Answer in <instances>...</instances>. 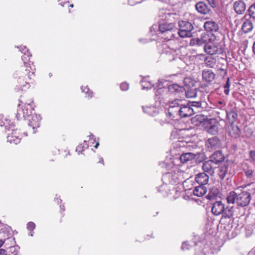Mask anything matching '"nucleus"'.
<instances>
[{
	"label": "nucleus",
	"instance_id": "nucleus-22",
	"mask_svg": "<svg viewBox=\"0 0 255 255\" xmlns=\"http://www.w3.org/2000/svg\"><path fill=\"white\" fill-rule=\"evenodd\" d=\"M196 9L202 14H207L211 11V9L204 1L198 2L195 5Z\"/></svg>",
	"mask_w": 255,
	"mask_h": 255
},
{
	"label": "nucleus",
	"instance_id": "nucleus-62",
	"mask_svg": "<svg viewBox=\"0 0 255 255\" xmlns=\"http://www.w3.org/2000/svg\"><path fill=\"white\" fill-rule=\"evenodd\" d=\"M60 208L61 209H62L63 211L65 210V209L64 208V206L60 205Z\"/></svg>",
	"mask_w": 255,
	"mask_h": 255
},
{
	"label": "nucleus",
	"instance_id": "nucleus-42",
	"mask_svg": "<svg viewBox=\"0 0 255 255\" xmlns=\"http://www.w3.org/2000/svg\"><path fill=\"white\" fill-rule=\"evenodd\" d=\"M189 105L193 108H198L202 107V102L201 101H191L188 103Z\"/></svg>",
	"mask_w": 255,
	"mask_h": 255
},
{
	"label": "nucleus",
	"instance_id": "nucleus-3",
	"mask_svg": "<svg viewBox=\"0 0 255 255\" xmlns=\"http://www.w3.org/2000/svg\"><path fill=\"white\" fill-rule=\"evenodd\" d=\"M183 101L176 99L169 102V107L166 113L167 116L172 120L180 117L181 107L182 106Z\"/></svg>",
	"mask_w": 255,
	"mask_h": 255
},
{
	"label": "nucleus",
	"instance_id": "nucleus-26",
	"mask_svg": "<svg viewBox=\"0 0 255 255\" xmlns=\"http://www.w3.org/2000/svg\"><path fill=\"white\" fill-rule=\"evenodd\" d=\"M206 187L204 185H199L194 188L193 190V194L196 196L202 197L206 194Z\"/></svg>",
	"mask_w": 255,
	"mask_h": 255
},
{
	"label": "nucleus",
	"instance_id": "nucleus-38",
	"mask_svg": "<svg viewBox=\"0 0 255 255\" xmlns=\"http://www.w3.org/2000/svg\"><path fill=\"white\" fill-rule=\"evenodd\" d=\"M88 148V145L87 143V141L84 140V143L83 144H79L76 149V151L78 152L79 154L80 153H81L84 150V148Z\"/></svg>",
	"mask_w": 255,
	"mask_h": 255
},
{
	"label": "nucleus",
	"instance_id": "nucleus-25",
	"mask_svg": "<svg viewBox=\"0 0 255 255\" xmlns=\"http://www.w3.org/2000/svg\"><path fill=\"white\" fill-rule=\"evenodd\" d=\"M224 156L220 150L215 152L210 157V160L215 165L223 161Z\"/></svg>",
	"mask_w": 255,
	"mask_h": 255
},
{
	"label": "nucleus",
	"instance_id": "nucleus-4",
	"mask_svg": "<svg viewBox=\"0 0 255 255\" xmlns=\"http://www.w3.org/2000/svg\"><path fill=\"white\" fill-rule=\"evenodd\" d=\"M5 123H3V126H5V129L7 130V141L11 143L17 144L20 142L21 138L20 137L19 133L17 132V130H15L13 128L15 127L13 123H10V121L5 120Z\"/></svg>",
	"mask_w": 255,
	"mask_h": 255
},
{
	"label": "nucleus",
	"instance_id": "nucleus-36",
	"mask_svg": "<svg viewBox=\"0 0 255 255\" xmlns=\"http://www.w3.org/2000/svg\"><path fill=\"white\" fill-rule=\"evenodd\" d=\"M81 90L83 93L85 94V97L87 98H92L93 96V93L90 90L88 86H86L84 88L82 86L81 87Z\"/></svg>",
	"mask_w": 255,
	"mask_h": 255
},
{
	"label": "nucleus",
	"instance_id": "nucleus-2",
	"mask_svg": "<svg viewBox=\"0 0 255 255\" xmlns=\"http://www.w3.org/2000/svg\"><path fill=\"white\" fill-rule=\"evenodd\" d=\"M251 198V194L249 191L239 192V189H237L230 192L227 197V201L229 204L236 203L238 207H246L250 204Z\"/></svg>",
	"mask_w": 255,
	"mask_h": 255
},
{
	"label": "nucleus",
	"instance_id": "nucleus-50",
	"mask_svg": "<svg viewBox=\"0 0 255 255\" xmlns=\"http://www.w3.org/2000/svg\"><path fill=\"white\" fill-rule=\"evenodd\" d=\"M142 0H128V2L130 5H133L136 3H140Z\"/></svg>",
	"mask_w": 255,
	"mask_h": 255
},
{
	"label": "nucleus",
	"instance_id": "nucleus-29",
	"mask_svg": "<svg viewBox=\"0 0 255 255\" xmlns=\"http://www.w3.org/2000/svg\"><path fill=\"white\" fill-rule=\"evenodd\" d=\"M143 112L151 116H155L158 113V110L155 107H142Z\"/></svg>",
	"mask_w": 255,
	"mask_h": 255
},
{
	"label": "nucleus",
	"instance_id": "nucleus-11",
	"mask_svg": "<svg viewBox=\"0 0 255 255\" xmlns=\"http://www.w3.org/2000/svg\"><path fill=\"white\" fill-rule=\"evenodd\" d=\"M178 172H171L165 173L163 175L162 180L164 183L168 184H177L179 182Z\"/></svg>",
	"mask_w": 255,
	"mask_h": 255
},
{
	"label": "nucleus",
	"instance_id": "nucleus-7",
	"mask_svg": "<svg viewBox=\"0 0 255 255\" xmlns=\"http://www.w3.org/2000/svg\"><path fill=\"white\" fill-rule=\"evenodd\" d=\"M175 28V25L172 23H159L158 31L164 34L165 37H163L165 40H170L174 37L175 34L173 33V30Z\"/></svg>",
	"mask_w": 255,
	"mask_h": 255
},
{
	"label": "nucleus",
	"instance_id": "nucleus-53",
	"mask_svg": "<svg viewBox=\"0 0 255 255\" xmlns=\"http://www.w3.org/2000/svg\"><path fill=\"white\" fill-rule=\"evenodd\" d=\"M197 39L196 38H193V39H191V40H190V45H191V46H194V45H197Z\"/></svg>",
	"mask_w": 255,
	"mask_h": 255
},
{
	"label": "nucleus",
	"instance_id": "nucleus-48",
	"mask_svg": "<svg viewBox=\"0 0 255 255\" xmlns=\"http://www.w3.org/2000/svg\"><path fill=\"white\" fill-rule=\"evenodd\" d=\"M249 154L252 161L255 163V150H251Z\"/></svg>",
	"mask_w": 255,
	"mask_h": 255
},
{
	"label": "nucleus",
	"instance_id": "nucleus-10",
	"mask_svg": "<svg viewBox=\"0 0 255 255\" xmlns=\"http://www.w3.org/2000/svg\"><path fill=\"white\" fill-rule=\"evenodd\" d=\"M41 120V117L40 116L36 114H34L27 119L28 121V126L29 130H31L32 133H36V129L39 127Z\"/></svg>",
	"mask_w": 255,
	"mask_h": 255
},
{
	"label": "nucleus",
	"instance_id": "nucleus-33",
	"mask_svg": "<svg viewBox=\"0 0 255 255\" xmlns=\"http://www.w3.org/2000/svg\"><path fill=\"white\" fill-rule=\"evenodd\" d=\"M204 62L206 66L210 68H213L216 65V60L212 57H206Z\"/></svg>",
	"mask_w": 255,
	"mask_h": 255
},
{
	"label": "nucleus",
	"instance_id": "nucleus-13",
	"mask_svg": "<svg viewBox=\"0 0 255 255\" xmlns=\"http://www.w3.org/2000/svg\"><path fill=\"white\" fill-rule=\"evenodd\" d=\"M226 210L224 204L221 201H218L213 204L211 211L214 215L219 216L221 214L223 215Z\"/></svg>",
	"mask_w": 255,
	"mask_h": 255
},
{
	"label": "nucleus",
	"instance_id": "nucleus-27",
	"mask_svg": "<svg viewBox=\"0 0 255 255\" xmlns=\"http://www.w3.org/2000/svg\"><path fill=\"white\" fill-rule=\"evenodd\" d=\"M184 90V87L178 84H173L168 86V90L171 94L179 93Z\"/></svg>",
	"mask_w": 255,
	"mask_h": 255
},
{
	"label": "nucleus",
	"instance_id": "nucleus-20",
	"mask_svg": "<svg viewBox=\"0 0 255 255\" xmlns=\"http://www.w3.org/2000/svg\"><path fill=\"white\" fill-rule=\"evenodd\" d=\"M204 27L207 32L211 33L217 32L219 29L218 23L212 20L206 21L204 23Z\"/></svg>",
	"mask_w": 255,
	"mask_h": 255
},
{
	"label": "nucleus",
	"instance_id": "nucleus-28",
	"mask_svg": "<svg viewBox=\"0 0 255 255\" xmlns=\"http://www.w3.org/2000/svg\"><path fill=\"white\" fill-rule=\"evenodd\" d=\"M196 155L192 152L183 153L180 157L181 162L184 163L195 158Z\"/></svg>",
	"mask_w": 255,
	"mask_h": 255
},
{
	"label": "nucleus",
	"instance_id": "nucleus-51",
	"mask_svg": "<svg viewBox=\"0 0 255 255\" xmlns=\"http://www.w3.org/2000/svg\"><path fill=\"white\" fill-rule=\"evenodd\" d=\"M207 0L208 1V3L210 5V6L214 8V7H216L217 4H216V2L215 1V0Z\"/></svg>",
	"mask_w": 255,
	"mask_h": 255
},
{
	"label": "nucleus",
	"instance_id": "nucleus-18",
	"mask_svg": "<svg viewBox=\"0 0 255 255\" xmlns=\"http://www.w3.org/2000/svg\"><path fill=\"white\" fill-rule=\"evenodd\" d=\"M246 4L243 0H237L233 4V8L238 14H243L246 9Z\"/></svg>",
	"mask_w": 255,
	"mask_h": 255
},
{
	"label": "nucleus",
	"instance_id": "nucleus-59",
	"mask_svg": "<svg viewBox=\"0 0 255 255\" xmlns=\"http://www.w3.org/2000/svg\"><path fill=\"white\" fill-rule=\"evenodd\" d=\"M99 162L101 163H102V164H104V160H103V158L102 157H100V158Z\"/></svg>",
	"mask_w": 255,
	"mask_h": 255
},
{
	"label": "nucleus",
	"instance_id": "nucleus-57",
	"mask_svg": "<svg viewBox=\"0 0 255 255\" xmlns=\"http://www.w3.org/2000/svg\"><path fill=\"white\" fill-rule=\"evenodd\" d=\"M253 51L254 54L255 55V41L254 42L253 45Z\"/></svg>",
	"mask_w": 255,
	"mask_h": 255
},
{
	"label": "nucleus",
	"instance_id": "nucleus-9",
	"mask_svg": "<svg viewBox=\"0 0 255 255\" xmlns=\"http://www.w3.org/2000/svg\"><path fill=\"white\" fill-rule=\"evenodd\" d=\"M232 165L231 163L226 162L218 167V175L221 180H224L227 175L231 174Z\"/></svg>",
	"mask_w": 255,
	"mask_h": 255
},
{
	"label": "nucleus",
	"instance_id": "nucleus-24",
	"mask_svg": "<svg viewBox=\"0 0 255 255\" xmlns=\"http://www.w3.org/2000/svg\"><path fill=\"white\" fill-rule=\"evenodd\" d=\"M209 176L205 172L199 173L196 175L195 180L199 185L204 186L208 182Z\"/></svg>",
	"mask_w": 255,
	"mask_h": 255
},
{
	"label": "nucleus",
	"instance_id": "nucleus-46",
	"mask_svg": "<svg viewBox=\"0 0 255 255\" xmlns=\"http://www.w3.org/2000/svg\"><path fill=\"white\" fill-rule=\"evenodd\" d=\"M216 106L220 109H222L225 106V103L223 101H218L216 102Z\"/></svg>",
	"mask_w": 255,
	"mask_h": 255
},
{
	"label": "nucleus",
	"instance_id": "nucleus-21",
	"mask_svg": "<svg viewBox=\"0 0 255 255\" xmlns=\"http://www.w3.org/2000/svg\"><path fill=\"white\" fill-rule=\"evenodd\" d=\"M246 16L245 15L242 19L243 23L242 26V30L246 33L251 32L254 27L252 20L250 18H247Z\"/></svg>",
	"mask_w": 255,
	"mask_h": 255
},
{
	"label": "nucleus",
	"instance_id": "nucleus-44",
	"mask_svg": "<svg viewBox=\"0 0 255 255\" xmlns=\"http://www.w3.org/2000/svg\"><path fill=\"white\" fill-rule=\"evenodd\" d=\"M35 228V224L32 222H29L27 224V229L29 231H33Z\"/></svg>",
	"mask_w": 255,
	"mask_h": 255
},
{
	"label": "nucleus",
	"instance_id": "nucleus-61",
	"mask_svg": "<svg viewBox=\"0 0 255 255\" xmlns=\"http://www.w3.org/2000/svg\"><path fill=\"white\" fill-rule=\"evenodd\" d=\"M175 52H176V50L175 49H172L171 50V52H170L171 53H174Z\"/></svg>",
	"mask_w": 255,
	"mask_h": 255
},
{
	"label": "nucleus",
	"instance_id": "nucleus-12",
	"mask_svg": "<svg viewBox=\"0 0 255 255\" xmlns=\"http://www.w3.org/2000/svg\"><path fill=\"white\" fill-rule=\"evenodd\" d=\"M204 50L207 53L211 55L218 53L222 54L224 52L223 48H219L217 45L212 42L206 43L204 45Z\"/></svg>",
	"mask_w": 255,
	"mask_h": 255
},
{
	"label": "nucleus",
	"instance_id": "nucleus-55",
	"mask_svg": "<svg viewBox=\"0 0 255 255\" xmlns=\"http://www.w3.org/2000/svg\"><path fill=\"white\" fill-rule=\"evenodd\" d=\"M94 135L92 134H90L89 136V137H90L89 140H92V139L93 140V141H91V142L92 143H93L95 141V139L94 138Z\"/></svg>",
	"mask_w": 255,
	"mask_h": 255
},
{
	"label": "nucleus",
	"instance_id": "nucleus-60",
	"mask_svg": "<svg viewBox=\"0 0 255 255\" xmlns=\"http://www.w3.org/2000/svg\"><path fill=\"white\" fill-rule=\"evenodd\" d=\"M99 145V142H97V143L96 144V145H95V146H94V147H95L96 148H97Z\"/></svg>",
	"mask_w": 255,
	"mask_h": 255
},
{
	"label": "nucleus",
	"instance_id": "nucleus-5",
	"mask_svg": "<svg viewBox=\"0 0 255 255\" xmlns=\"http://www.w3.org/2000/svg\"><path fill=\"white\" fill-rule=\"evenodd\" d=\"M233 215V208L232 207H227L225 212H224V214H223L220 220L221 226L226 230H230L232 228Z\"/></svg>",
	"mask_w": 255,
	"mask_h": 255
},
{
	"label": "nucleus",
	"instance_id": "nucleus-52",
	"mask_svg": "<svg viewBox=\"0 0 255 255\" xmlns=\"http://www.w3.org/2000/svg\"><path fill=\"white\" fill-rule=\"evenodd\" d=\"M59 2V4H60L62 6H64L66 4L68 3V0H58Z\"/></svg>",
	"mask_w": 255,
	"mask_h": 255
},
{
	"label": "nucleus",
	"instance_id": "nucleus-1",
	"mask_svg": "<svg viewBox=\"0 0 255 255\" xmlns=\"http://www.w3.org/2000/svg\"><path fill=\"white\" fill-rule=\"evenodd\" d=\"M20 51L23 53L21 56V59L23 61L24 65L26 69L25 72L22 73H17L18 75L17 79L18 84L15 88L16 92L20 91H25L29 88V85L31 81L34 76L35 68L33 69L31 66L33 63H31V61H29L30 57L32 56L29 50L25 46L21 47Z\"/></svg>",
	"mask_w": 255,
	"mask_h": 255
},
{
	"label": "nucleus",
	"instance_id": "nucleus-64",
	"mask_svg": "<svg viewBox=\"0 0 255 255\" xmlns=\"http://www.w3.org/2000/svg\"><path fill=\"white\" fill-rule=\"evenodd\" d=\"M61 202H62L61 199H59V200L57 199V203H59V202H60V203H61Z\"/></svg>",
	"mask_w": 255,
	"mask_h": 255
},
{
	"label": "nucleus",
	"instance_id": "nucleus-41",
	"mask_svg": "<svg viewBox=\"0 0 255 255\" xmlns=\"http://www.w3.org/2000/svg\"><path fill=\"white\" fill-rule=\"evenodd\" d=\"M186 97L188 98H195L197 96L196 89H190L186 93Z\"/></svg>",
	"mask_w": 255,
	"mask_h": 255
},
{
	"label": "nucleus",
	"instance_id": "nucleus-40",
	"mask_svg": "<svg viewBox=\"0 0 255 255\" xmlns=\"http://www.w3.org/2000/svg\"><path fill=\"white\" fill-rule=\"evenodd\" d=\"M229 119L232 121V123H234L238 118V114L234 111H231L227 114Z\"/></svg>",
	"mask_w": 255,
	"mask_h": 255
},
{
	"label": "nucleus",
	"instance_id": "nucleus-6",
	"mask_svg": "<svg viewBox=\"0 0 255 255\" xmlns=\"http://www.w3.org/2000/svg\"><path fill=\"white\" fill-rule=\"evenodd\" d=\"M179 29L177 33L181 38L190 37L192 36L193 24L188 21L181 20L178 22Z\"/></svg>",
	"mask_w": 255,
	"mask_h": 255
},
{
	"label": "nucleus",
	"instance_id": "nucleus-39",
	"mask_svg": "<svg viewBox=\"0 0 255 255\" xmlns=\"http://www.w3.org/2000/svg\"><path fill=\"white\" fill-rule=\"evenodd\" d=\"M166 82V81L163 80V79L158 80V83H157V86H156L157 88H158V90L157 91H156L155 92L156 96H157V93H159L161 91H163L164 90V89H162V87H163V84H164V83H165Z\"/></svg>",
	"mask_w": 255,
	"mask_h": 255
},
{
	"label": "nucleus",
	"instance_id": "nucleus-35",
	"mask_svg": "<svg viewBox=\"0 0 255 255\" xmlns=\"http://www.w3.org/2000/svg\"><path fill=\"white\" fill-rule=\"evenodd\" d=\"M8 255H19V248L17 246H12L8 249Z\"/></svg>",
	"mask_w": 255,
	"mask_h": 255
},
{
	"label": "nucleus",
	"instance_id": "nucleus-45",
	"mask_svg": "<svg viewBox=\"0 0 255 255\" xmlns=\"http://www.w3.org/2000/svg\"><path fill=\"white\" fill-rule=\"evenodd\" d=\"M120 88L122 91H127L129 88V85L126 82H123L121 84Z\"/></svg>",
	"mask_w": 255,
	"mask_h": 255
},
{
	"label": "nucleus",
	"instance_id": "nucleus-30",
	"mask_svg": "<svg viewBox=\"0 0 255 255\" xmlns=\"http://www.w3.org/2000/svg\"><path fill=\"white\" fill-rule=\"evenodd\" d=\"M164 183V184L158 188V190L159 192L161 193L163 195V196H166L170 193V190L167 183Z\"/></svg>",
	"mask_w": 255,
	"mask_h": 255
},
{
	"label": "nucleus",
	"instance_id": "nucleus-58",
	"mask_svg": "<svg viewBox=\"0 0 255 255\" xmlns=\"http://www.w3.org/2000/svg\"><path fill=\"white\" fill-rule=\"evenodd\" d=\"M220 70L221 71L223 72H224V74L225 75H226V74H227V71H226V70H225V69H223V68H221V69H220Z\"/></svg>",
	"mask_w": 255,
	"mask_h": 255
},
{
	"label": "nucleus",
	"instance_id": "nucleus-56",
	"mask_svg": "<svg viewBox=\"0 0 255 255\" xmlns=\"http://www.w3.org/2000/svg\"><path fill=\"white\" fill-rule=\"evenodd\" d=\"M5 240L0 239V247H1L4 243Z\"/></svg>",
	"mask_w": 255,
	"mask_h": 255
},
{
	"label": "nucleus",
	"instance_id": "nucleus-15",
	"mask_svg": "<svg viewBox=\"0 0 255 255\" xmlns=\"http://www.w3.org/2000/svg\"><path fill=\"white\" fill-rule=\"evenodd\" d=\"M180 114L179 118H186L192 116L195 112L194 109L191 107L189 104H184L182 103V106L181 107Z\"/></svg>",
	"mask_w": 255,
	"mask_h": 255
},
{
	"label": "nucleus",
	"instance_id": "nucleus-32",
	"mask_svg": "<svg viewBox=\"0 0 255 255\" xmlns=\"http://www.w3.org/2000/svg\"><path fill=\"white\" fill-rule=\"evenodd\" d=\"M207 131L212 135H215L218 132V124L209 125L207 126Z\"/></svg>",
	"mask_w": 255,
	"mask_h": 255
},
{
	"label": "nucleus",
	"instance_id": "nucleus-8",
	"mask_svg": "<svg viewBox=\"0 0 255 255\" xmlns=\"http://www.w3.org/2000/svg\"><path fill=\"white\" fill-rule=\"evenodd\" d=\"M19 106L20 104H18V108L16 115V118L17 120H21L22 118L24 120H27L31 116L33 115L32 114L33 108H32L31 105L29 104L25 105L22 108L19 107Z\"/></svg>",
	"mask_w": 255,
	"mask_h": 255
},
{
	"label": "nucleus",
	"instance_id": "nucleus-23",
	"mask_svg": "<svg viewBox=\"0 0 255 255\" xmlns=\"http://www.w3.org/2000/svg\"><path fill=\"white\" fill-rule=\"evenodd\" d=\"M202 76L203 81L207 83L212 82L216 77L215 74L210 70H203Z\"/></svg>",
	"mask_w": 255,
	"mask_h": 255
},
{
	"label": "nucleus",
	"instance_id": "nucleus-63",
	"mask_svg": "<svg viewBox=\"0 0 255 255\" xmlns=\"http://www.w3.org/2000/svg\"><path fill=\"white\" fill-rule=\"evenodd\" d=\"M160 123L161 125H163L165 123V122L164 121H161V122H160Z\"/></svg>",
	"mask_w": 255,
	"mask_h": 255
},
{
	"label": "nucleus",
	"instance_id": "nucleus-34",
	"mask_svg": "<svg viewBox=\"0 0 255 255\" xmlns=\"http://www.w3.org/2000/svg\"><path fill=\"white\" fill-rule=\"evenodd\" d=\"M141 86H142V90L150 89L153 86V85L152 84H151V83L150 81H147L146 79H142L141 80Z\"/></svg>",
	"mask_w": 255,
	"mask_h": 255
},
{
	"label": "nucleus",
	"instance_id": "nucleus-16",
	"mask_svg": "<svg viewBox=\"0 0 255 255\" xmlns=\"http://www.w3.org/2000/svg\"><path fill=\"white\" fill-rule=\"evenodd\" d=\"M221 145L220 141L217 137L209 138L206 142V146L209 151L219 148Z\"/></svg>",
	"mask_w": 255,
	"mask_h": 255
},
{
	"label": "nucleus",
	"instance_id": "nucleus-17",
	"mask_svg": "<svg viewBox=\"0 0 255 255\" xmlns=\"http://www.w3.org/2000/svg\"><path fill=\"white\" fill-rule=\"evenodd\" d=\"M175 16L176 15L174 13H165L162 15L159 23H172L173 25H175Z\"/></svg>",
	"mask_w": 255,
	"mask_h": 255
},
{
	"label": "nucleus",
	"instance_id": "nucleus-14",
	"mask_svg": "<svg viewBox=\"0 0 255 255\" xmlns=\"http://www.w3.org/2000/svg\"><path fill=\"white\" fill-rule=\"evenodd\" d=\"M214 164L210 160L205 161L202 163V168L203 172L207 173L209 176H213L215 173V169L216 167Z\"/></svg>",
	"mask_w": 255,
	"mask_h": 255
},
{
	"label": "nucleus",
	"instance_id": "nucleus-37",
	"mask_svg": "<svg viewBox=\"0 0 255 255\" xmlns=\"http://www.w3.org/2000/svg\"><path fill=\"white\" fill-rule=\"evenodd\" d=\"M250 18L255 20V3L252 4L247 10Z\"/></svg>",
	"mask_w": 255,
	"mask_h": 255
},
{
	"label": "nucleus",
	"instance_id": "nucleus-47",
	"mask_svg": "<svg viewBox=\"0 0 255 255\" xmlns=\"http://www.w3.org/2000/svg\"><path fill=\"white\" fill-rule=\"evenodd\" d=\"M196 39L197 41V45L198 46L202 45L206 43V41L202 37L200 38H197Z\"/></svg>",
	"mask_w": 255,
	"mask_h": 255
},
{
	"label": "nucleus",
	"instance_id": "nucleus-49",
	"mask_svg": "<svg viewBox=\"0 0 255 255\" xmlns=\"http://www.w3.org/2000/svg\"><path fill=\"white\" fill-rule=\"evenodd\" d=\"M189 245L187 242H185L182 244L181 249L183 250L189 249Z\"/></svg>",
	"mask_w": 255,
	"mask_h": 255
},
{
	"label": "nucleus",
	"instance_id": "nucleus-19",
	"mask_svg": "<svg viewBox=\"0 0 255 255\" xmlns=\"http://www.w3.org/2000/svg\"><path fill=\"white\" fill-rule=\"evenodd\" d=\"M229 134L233 138L236 139L240 137L241 130L239 127L234 123H231L228 128Z\"/></svg>",
	"mask_w": 255,
	"mask_h": 255
},
{
	"label": "nucleus",
	"instance_id": "nucleus-31",
	"mask_svg": "<svg viewBox=\"0 0 255 255\" xmlns=\"http://www.w3.org/2000/svg\"><path fill=\"white\" fill-rule=\"evenodd\" d=\"M243 171L248 178L253 179L254 177V170L252 167L247 165V167L244 168Z\"/></svg>",
	"mask_w": 255,
	"mask_h": 255
},
{
	"label": "nucleus",
	"instance_id": "nucleus-43",
	"mask_svg": "<svg viewBox=\"0 0 255 255\" xmlns=\"http://www.w3.org/2000/svg\"><path fill=\"white\" fill-rule=\"evenodd\" d=\"M230 87V79H229V78H228L226 83L224 87V92L226 95H228L229 94Z\"/></svg>",
	"mask_w": 255,
	"mask_h": 255
},
{
	"label": "nucleus",
	"instance_id": "nucleus-54",
	"mask_svg": "<svg viewBox=\"0 0 255 255\" xmlns=\"http://www.w3.org/2000/svg\"><path fill=\"white\" fill-rule=\"evenodd\" d=\"M0 255H8L6 253V251L2 249H0Z\"/></svg>",
	"mask_w": 255,
	"mask_h": 255
}]
</instances>
